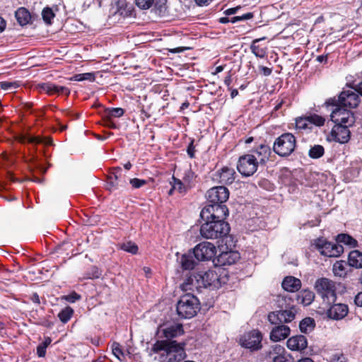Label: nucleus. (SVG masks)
Masks as SVG:
<instances>
[{
    "label": "nucleus",
    "mask_w": 362,
    "mask_h": 362,
    "mask_svg": "<svg viewBox=\"0 0 362 362\" xmlns=\"http://www.w3.org/2000/svg\"><path fill=\"white\" fill-rule=\"evenodd\" d=\"M221 286L220 278L216 272L208 270L205 272H199L188 276L182 284L184 291H194L199 288L211 287L218 288Z\"/></svg>",
    "instance_id": "obj_1"
},
{
    "label": "nucleus",
    "mask_w": 362,
    "mask_h": 362,
    "mask_svg": "<svg viewBox=\"0 0 362 362\" xmlns=\"http://www.w3.org/2000/svg\"><path fill=\"white\" fill-rule=\"evenodd\" d=\"M186 344L177 343L176 341L163 340L157 341L153 346L152 351L154 353L163 351L161 354L163 362H181L186 356L185 346ZM184 362H194L186 361Z\"/></svg>",
    "instance_id": "obj_2"
},
{
    "label": "nucleus",
    "mask_w": 362,
    "mask_h": 362,
    "mask_svg": "<svg viewBox=\"0 0 362 362\" xmlns=\"http://www.w3.org/2000/svg\"><path fill=\"white\" fill-rule=\"evenodd\" d=\"M291 299L284 296H279L276 298L277 306L280 310L270 312L268 314V321L272 325H282L293 321L296 317V310L291 306Z\"/></svg>",
    "instance_id": "obj_3"
},
{
    "label": "nucleus",
    "mask_w": 362,
    "mask_h": 362,
    "mask_svg": "<svg viewBox=\"0 0 362 362\" xmlns=\"http://www.w3.org/2000/svg\"><path fill=\"white\" fill-rule=\"evenodd\" d=\"M199 229L200 235L205 239H218L228 234L230 227L226 221L204 220Z\"/></svg>",
    "instance_id": "obj_4"
},
{
    "label": "nucleus",
    "mask_w": 362,
    "mask_h": 362,
    "mask_svg": "<svg viewBox=\"0 0 362 362\" xmlns=\"http://www.w3.org/2000/svg\"><path fill=\"white\" fill-rule=\"evenodd\" d=\"M314 287L317 293L322 298L324 303L329 305L336 302L337 288L332 280L325 277L320 278L316 280Z\"/></svg>",
    "instance_id": "obj_5"
},
{
    "label": "nucleus",
    "mask_w": 362,
    "mask_h": 362,
    "mask_svg": "<svg viewBox=\"0 0 362 362\" xmlns=\"http://www.w3.org/2000/svg\"><path fill=\"white\" fill-rule=\"evenodd\" d=\"M176 309L180 317L192 318L199 310V300L194 296L186 294L181 297Z\"/></svg>",
    "instance_id": "obj_6"
},
{
    "label": "nucleus",
    "mask_w": 362,
    "mask_h": 362,
    "mask_svg": "<svg viewBox=\"0 0 362 362\" xmlns=\"http://www.w3.org/2000/svg\"><path fill=\"white\" fill-rule=\"evenodd\" d=\"M296 146V137L291 133H284L275 140L273 150L279 156L286 157L294 151Z\"/></svg>",
    "instance_id": "obj_7"
},
{
    "label": "nucleus",
    "mask_w": 362,
    "mask_h": 362,
    "mask_svg": "<svg viewBox=\"0 0 362 362\" xmlns=\"http://www.w3.org/2000/svg\"><path fill=\"white\" fill-rule=\"evenodd\" d=\"M358 94V93L355 90H343L339 94L337 99L336 98H331L325 102V104L327 106L340 105L345 107L355 108L360 103V98Z\"/></svg>",
    "instance_id": "obj_8"
},
{
    "label": "nucleus",
    "mask_w": 362,
    "mask_h": 362,
    "mask_svg": "<svg viewBox=\"0 0 362 362\" xmlns=\"http://www.w3.org/2000/svg\"><path fill=\"white\" fill-rule=\"evenodd\" d=\"M228 215V209L224 204H209L200 213L202 220L215 221H224Z\"/></svg>",
    "instance_id": "obj_9"
},
{
    "label": "nucleus",
    "mask_w": 362,
    "mask_h": 362,
    "mask_svg": "<svg viewBox=\"0 0 362 362\" xmlns=\"http://www.w3.org/2000/svg\"><path fill=\"white\" fill-rule=\"evenodd\" d=\"M315 246L322 255L329 257H337L344 252L343 246L337 242L331 243L323 239H317Z\"/></svg>",
    "instance_id": "obj_10"
},
{
    "label": "nucleus",
    "mask_w": 362,
    "mask_h": 362,
    "mask_svg": "<svg viewBox=\"0 0 362 362\" xmlns=\"http://www.w3.org/2000/svg\"><path fill=\"white\" fill-rule=\"evenodd\" d=\"M258 161L255 155L247 154L240 156L237 168L244 176L253 175L257 169Z\"/></svg>",
    "instance_id": "obj_11"
},
{
    "label": "nucleus",
    "mask_w": 362,
    "mask_h": 362,
    "mask_svg": "<svg viewBox=\"0 0 362 362\" xmlns=\"http://www.w3.org/2000/svg\"><path fill=\"white\" fill-rule=\"evenodd\" d=\"M262 333L257 329L244 334L240 339V344L243 347L250 351H258L262 348Z\"/></svg>",
    "instance_id": "obj_12"
},
{
    "label": "nucleus",
    "mask_w": 362,
    "mask_h": 362,
    "mask_svg": "<svg viewBox=\"0 0 362 362\" xmlns=\"http://www.w3.org/2000/svg\"><path fill=\"white\" fill-rule=\"evenodd\" d=\"M216 247L209 242L200 243L193 250L194 256L198 261L210 260L216 255Z\"/></svg>",
    "instance_id": "obj_13"
},
{
    "label": "nucleus",
    "mask_w": 362,
    "mask_h": 362,
    "mask_svg": "<svg viewBox=\"0 0 362 362\" xmlns=\"http://www.w3.org/2000/svg\"><path fill=\"white\" fill-rule=\"evenodd\" d=\"M332 110L330 117L334 124H342L352 125L355 122L354 114L350 110L345 109V107L340 105Z\"/></svg>",
    "instance_id": "obj_14"
},
{
    "label": "nucleus",
    "mask_w": 362,
    "mask_h": 362,
    "mask_svg": "<svg viewBox=\"0 0 362 362\" xmlns=\"http://www.w3.org/2000/svg\"><path fill=\"white\" fill-rule=\"evenodd\" d=\"M210 204H224L229 198V191L224 186H218L209 189L206 194Z\"/></svg>",
    "instance_id": "obj_15"
},
{
    "label": "nucleus",
    "mask_w": 362,
    "mask_h": 362,
    "mask_svg": "<svg viewBox=\"0 0 362 362\" xmlns=\"http://www.w3.org/2000/svg\"><path fill=\"white\" fill-rule=\"evenodd\" d=\"M349 126L347 124H335L330 134L331 139L340 144L347 143L350 139Z\"/></svg>",
    "instance_id": "obj_16"
},
{
    "label": "nucleus",
    "mask_w": 362,
    "mask_h": 362,
    "mask_svg": "<svg viewBox=\"0 0 362 362\" xmlns=\"http://www.w3.org/2000/svg\"><path fill=\"white\" fill-rule=\"evenodd\" d=\"M273 362H294L293 358L281 345H274L269 353Z\"/></svg>",
    "instance_id": "obj_17"
},
{
    "label": "nucleus",
    "mask_w": 362,
    "mask_h": 362,
    "mask_svg": "<svg viewBox=\"0 0 362 362\" xmlns=\"http://www.w3.org/2000/svg\"><path fill=\"white\" fill-rule=\"evenodd\" d=\"M327 309V316L333 320H341L345 317L349 312L348 305L344 303H332Z\"/></svg>",
    "instance_id": "obj_18"
},
{
    "label": "nucleus",
    "mask_w": 362,
    "mask_h": 362,
    "mask_svg": "<svg viewBox=\"0 0 362 362\" xmlns=\"http://www.w3.org/2000/svg\"><path fill=\"white\" fill-rule=\"evenodd\" d=\"M240 254L237 251L229 250L222 252L217 257V263L221 266L231 265L240 259Z\"/></svg>",
    "instance_id": "obj_19"
},
{
    "label": "nucleus",
    "mask_w": 362,
    "mask_h": 362,
    "mask_svg": "<svg viewBox=\"0 0 362 362\" xmlns=\"http://www.w3.org/2000/svg\"><path fill=\"white\" fill-rule=\"evenodd\" d=\"M286 344L290 350L301 351L307 347L308 341L305 336L296 335L289 338Z\"/></svg>",
    "instance_id": "obj_20"
},
{
    "label": "nucleus",
    "mask_w": 362,
    "mask_h": 362,
    "mask_svg": "<svg viewBox=\"0 0 362 362\" xmlns=\"http://www.w3.org/2000/svg\"><path fill=\"white\" fill-rule=\"evenodd\" d=\"M270 333V339L273 341H279L285 339L290 334V328L284 325H276Z\"/></svg>",
    "instance_id": "obj_21"
},
{
    "label": "nucleus",
    "mask_w": 362,
    "mask_h": 362,
    "mask_svg": "<svg viewBox=\"0 0 362 362\" xmlns=\"http://www.w3.org/2000/svg\"><path fill=\"white\" fill-rule=\"evenodd\" d=\"M112 10L114 14H119L123 17L130 16L133 11L134 8L132 5L129 4L125 0H117L115 1V5H112Z\"/></svg>",
    "instance_id": "obj_22"
},
{
    "label": "nucleus",
    "mask_w": 362,
    "mask_h": 362,
    "mask_svg": "<svg viewBox=\"0 0 362 362\" xmlns=\"http://www.w3.org/2000/svg\"><path fill=\"white\" fill-rule=\"evenodd\" d=\"M301 287V281L300 279L294 276H286L282 282V288L288 292H296Z\"/></svg>",
    "instance_id": "obj_23"
},
{
    "label": "nucleus",
    "mask_w": 362,
    "mask_h": 362,
    "mask_svg": "<svg viewBox=\"0 0 362 362\" xmlns=\"http://www.w3.org/2000/svg\"><path fill=\"white\" fill-rule=\"evenodd\" d=\"M161 332L164 337L171 339L182 335L184 330L181 324H174L162 329Z\"/></svg>",
    "instance_id": "obj_24"
},
{
    "label": "nucleus",
    "mask_w": 362,
    "mask_h": 362,
    "mask_svg": "<svg viewBox=\"0 0 362 362\" xmlns=\"http://www.w3.org/2000/svg\"><path fill=\"white\" fill-rule=\"evenodd\" d=\"M42 88L48 94L58 93L68 95L70 93V90L68 88L65 86H57L50 83L42 84Z\"/></svg>",
    "instance_id": "obj_25"
},
{
    "label": "nucleus",
    "mask_w": 362,
    "mask_h": 362,
    "mask_svg": "<svg viewBox=\"0 0 362 362\" xmlns=\"http://www.w3.org/2000/svg\"><path fill=\"white\" fill-rule=\"evenodd\" d=\"M271 153L270 148L266 145H260L255 151V154L258 163H264Z\"/></svg>",
    "instance_id": "obj_26"
},
{
    "label": "nucleus",
    "mask_w": 362,
    "mask_h": 362,
    "mask_svg": "<svg viewBox=\"0 0 362 362\" xmlns=\"http://www.w3.org/2000/svg\"><path fill=\"white\" fill-rule=\"evenodd\" d=\"M348 262L349 266L355 268H362V252L353 250L349 252Z\"/></svg>",
    "instance_id": "obj_27"
},
{
    "label": "nucleus",
    "mask_w": 362,
    "mask_h": 362,
    "mask_svg": "<svg viewBox=\"0 0 362 362\" xmlns=\"http://www.w3.org/2000/svg\"><path fill=\"white\" fill-rule=\"evenodd\" d=\"M314 298L315 294L313 291L310 290H303L298 293L297 300L299 303L307 306L312 303Z\"/></svg>",
    "instance_id": "obj_28"
},
{
    "label": "nucleus",
    "mask_w": 362,
    "mask_h": 362,
    "mask_svg": "<svg viewBox=\"0 0 362 362\" xmlns=\"http://www.w3.org/2000/svg\"><path fill=\"white\" fill-rule=\"evenodd\" d=\"M16 18L18 23L21 25H27L30 21V14L25 8H18L15 13Z\"/></svg>",
    "instance_id": "obj_29"
},
{
    "label": "nucleus",
    "mask_w": 362,
    "mask_h": 362,
    "mask_svg": "<svg viewBox=\"0 0 362 362\" xmlns=\"http://www.w3.org/2000/svg\"><path fill=\"white\" fill-rule=\"evenodd\" d=\"M180 264L183 269L191 270L195 267L197 262L194 261L193 255L189 253L181 256Z\"/></svg>",
    "instance_id": "obj_30"
},
{
    "label": "nucleus",
    "mask_w": 362,
    "mask_h": 362,
    "mask_svg": "<svg viewBox=\"0 0 362 362\" xmlns=\"http://www.w3.org/2000/svg\"><path fill=\"white\" fill-rule=\"evenodd\" d=\"M265 37H262L259 39H255L252 41V45L250 46V49L252 52L257 57L264 58L267 54V48L262 47L259 45H257L258 42L260 40H264Z\"/></svg>",
    "instance_id": "obj_31"
},
{
    "label": "nucleus",
    "mask_w": 362,
    "mask_h": 362,
    "mask_svg": "<svg viewBox=\"0 0 362 362\" xmlns=\"http://www.w3.org/2000/svg\"><path fill=\"white\" fill-rule=\"evenodd\" d=\"M233 170L227 167L223 168L219 173V182L223 184L232 183L233 177Z\"/></svg>",
    "instance_id": "obj_32"
},
{
    "label": "nucleus",
    "mask_w": 362,
    "mask_h": 362,
    "mask_svg": "<svg viewBox=\"0 0 362 362\" xmlns=\"http://www.w3.org/2000/svg\"><path fill=\"white\" fill-rule=\"evenodd\" d=\"M332 272L336 276L344 278L346 276V263L344 261H337L333 264Z\"/></svg>",
    "instance_id": "obj_33"
},
{
    "label": "nucleus",
    "mask_w": 362,
    "mask_h": 362,
    "mask_svg": "<svg viewBox=\"0 0 362 362\" xmlns=\"http://www.w3.org/2000/svg\"><path fill=\"white\" fill-rule=\"evenodd\" d=\"M252 17H253L252 13H247L241 15V16H233V17H228V16L222 17V18H219V22L221 23H227L229 22L235 23L238 21H246V20L250 19Z\"/></svg>",
    "instance_id": "obj_34"
},
{
    "label": "nucleus",
    "mask_w": 362,
    "mask_h": 362,
    "mask_svg": "<svg viewBox=\"0 0 362 362\" xmlns=\"http://www.w3.org/2000/svg\"><path fill=\"white\" fill-rule=\"evenodd\" d=\"M337 242L339 244V243H344L352 247L357 246V241L349 235L345 233L339 234L337 237Z\"/></svg>",
    "instance_id": "obj_35"
},
{
    "label": "nucleus",
    "mask_w": 362,
    "mask_h": 362,
    "mask_svg": "<svg viewBox=\"0 0 362 362\" xmlns=\"http://www.w3.org/2000/svg\"><path fill=\"white\" fill-rule=\"evenodd\" d=\"M315 326V321L311 317H305L302 320L299 324V328L301 332L307 333L313 329Z\"/></svg>",
    "instance_id": "obj_36"
},
{
    "label": "nucleus",
    "mask_w": 362,
    "mask_h": 362,
    "mask_svg": "<svg viewBox=\"0 0 362 362\" xmlns=\"http://www.w3.org/2000/svg\"><path fill=\"white\" fill-rule=\"evenodd\" d=\"M74 310L71 307H66L62 309L58 314V317L63 323H66L72 317Z\"/></svg>",
    "instance_id": "obj_37"
},
{
    "label": "nucleus",
    "mask_w": 362,
    "mask_h": 362,
    "mask_svg": "<svg viewBox=\"0 0 362 362\" xmlns=\"http://www.w3.org/2000/svg\"><path fill=\"white\" fill-rule=\"evenodd\" d=\"M55 13L52 8L45 7L42 11V17L45 23L47 25L52 23V20L54 18Z\"/></svg>",
    "instance_id": "obj_38"
},
{
    "label": "nucleus",
    "mask_w": 362,
    "mask_h": 362,
    "mask_svg": "<svg viewBox=\"0 0 362 362\" xmlns=\"http://www.w3.org/2000/svg\"><path fill=\"white\" fill-rule=\"evenodd\" d=\"M120 249L123 250L125 252H129L131 254L135 255L138 252V246L136 243L127 241L122 243L119 245Z\"/></svg>",
    "instance_id": "obj_39"
},
{
    "label": "nucleus",
    "mask_w": 362,
    "mask_h": 362,
    "mask_svg": "<svg viewBox=\"0 0 362 362\" xmlns=\"http://www.w3.org/2000/svg\"><path fill=\"white\" fill-rule=\"evenodd\" d=\"M325 150L321 145H315L309 151V156L312 158H319L323 156Z\"/></svg>",
    "instance_id": "obj_40"
},
{
    "label": "nucleus",
    "mask_w": 362,
    "mask_h": 362,
    "mask_svg": "<svg viewBox=\"0 0 362 362\" xmlns=\"http://www.w3.org/2000/svg\"><path fill=\"white\" fill-rule=\"evenodd\" d=\"M71 81H95V76L93 73H84V74H78L73 76L71 78Z\"/></svg>",
    "instance_id": "obj_41"
},
{
    "label": "nucleus",
    "mask_w": 362,
    "mask_h": 362,
    "mask_svg": "<svg viewBox=\"0 0 362 362\" xmlns=\"http://www.w3.org/2000/svg\"><path fill=\"white\" fill-rule=\"evenodd\" d=\"M21 141L22 143H31V144H40L45 142L46 144H51V141H45L44 139L40 138L39 136H24L21 139Z\"/></svg>",
    "instance_id": "obj_42"
},
{
    "label": "nucleus",
    "mask_w": 362,
    "mask_h": 362,
    "mask_svg": "<svg viewBox=\"0 0 362 362\" xmlns=\"http://www.w3.org/2000/svg\"><path fill=\"white\" fill-rule=\"evenodd\" d=\"M173 182H171L173 189L177 190L180 193L185 192L187 189L189 188L187 185H185V182H182L180 180L173 176Z\"/></svg>",
    "instance_id": "obj_43"
},
{
    "label": "nucleus",
    "mask_w": 362,
    "mask_h": 362,
    "mask_svg": "<svg viewBox=\"0 0 362 362\" xmlns=\"http://www.w3.org/2000/svg\"><path fill=\"white\" fill-rule=\"evenodd\" d=\"M195 177L196 176L194 175V173L192 170V169L187 168L185 171L182 180L185 182V185L190 188Z\"/></svg>",
    "instance_id": "obj_44"
},
{
    "label": "nucleus",
    "mask_w": 362,
    "mask_h": 362,
    "mask_svg": "<svg viewBox=\"0 0 362 362\" xmlns=\"http://www.w3.org/2000/svg\"><path fill=\"white\" fill-rule=\"evenodd\" d=\"M124 110L120 107L107 108L105 110L107 117H120L124 115Z\"/></svg>",
    "instance_id": "obj_45"
},
{
    "label": "nucleus",
    "mask_w": 362,
    "mask_h": 362,
    "mask_svg": "<svg viewBox=\"0 0 362 362\" xmlns=\"http://www.w3.org/2000/svg\"><path fill=\"white\" fill-rule=\"evenodd\" d=\"M19 86L17 81H1L0 82V87L4 90L13 91Z\"/></svg>",
    "instance_id": "obj_46"
},
{
    "label": "nucleus",
    "mask_w": 362,
    "mask_h": 362,
    "mask_svg": "<svg viewBox=\"0 0 362 362\" xmlns=\"http://www.w3.org/2000/svg\"><path fill=\"white\" fill-rule=\"evenodd\" d=\"M309 123L317 126H322L325 123V118L317 115H312L308 117Z\"/></svg>",
    "instance_id": "obj_47"
},
{
    "label": "nucleus",
    "mask_w": 362,
    "mask_h": 362,
    "mask_svg": "<svg viewBox=\"0 0 362 362\" xmlns=\"http://www.w3.org/2000/svg\"><path fill=\"white\" fill-rule=\"evenodd\" d=\"M112 349L114 356L119 361H122V359L121 357L124 356V354L119 344L117 342H114L112 345Z\"/></svg>",
    "instance_id": "obj_48"
},
{
    "label": "nucleus",
    "mask_w": 362,
    "mask_h": 362,
    "mask_svg": "<svg viewBox=\"0 0 362 362\" xmlns=\"http://www.w3.org/2000/svg\"><path fill=\"white\" fill-rule=\"evenodd\" d=\"M309 124L310 123H309L308 117H300V118L297 119L296 121V128L299 129H305L308 128V126Z\"/></svg>",
    "instance_id": "obj_49"
},
{
    "label": "nucleus",
    "mask_w": 362,
    "mask_h": 362,
    "mask_svg": "<svg viewBox=\"0 0 362 362\" xmlns=\"http://www.w3.org/2000/svg\"><path fill=\"white\" fill-rule=\"evenodd\" d=\"M154 0H134L136 6L141 9H148L153 4Z\"/></svg>",
    "instance_id": "obj_50"
},
{
    "label": "nucleus",
    "mask_w": 362,
    "mask_h": 362,
    "mask_svg": "<svg viewBox=\"0 0 362 362\" xmlns=\"http://www.w3.org/2000/svg\"><path fill=\"white\" fill-rule=\"evenodd\" d=\"M112 170L113 171L111 173L110 178L112 179L114 177L116 180L120 181L119 179L122 177V168L121 167H115L112 169Z\"/></svg>",
    "instance_id": "obj_51"
},
{
    "label": "nucleus",
    "mask_w": 362,
    "mask_h": 362,
    "mask_svg": "<svg viewBox=\"0 0 362 362\" xmlns=\"http://www.w3.org/2000/svg\"><path fill=\"white\" fill-rule=\"evenodd\" d=\"M81 298V296L76 292H72L71 293L64 296V298L69 303H74L76 300H80Z\"/></svg>",
    "instance_id": "obj_52"
},
{
    "label": "nucleus",
    "mask_w": 362,
    "mask_h": 362,
    "mask_svg": "<svg viewBox=\"0 0 362 362\" xmlns=\"http://www.w3.org/2000/svg\"><path fill=\"white\" fill-rule=\"evenodd\" d=\"M130 184L134 188H139L146 184L145 180H141L138 178H133L130 180Z\"/></svg>",
    "instance_id": "obj_53"
},
{
    "label": "nucleus",
    "mask_w": 362,
    "mask_h": 362,
    "mask_svg": "<svg viewBox=\"0 0 362 362\" xmlns=\"http://www.w3.org/2000/svg\"><path fill=\"white\" fill-rule=\"evenodd\" d=\"M345 359L342 354H336L332 356L331 362H345Z\"/></svg>",
    "instance_id": "obj_54"
},
{
    "label": "nucleus",
    "mask_w": 362,
    "mask_h": 362,
    "mask_svg": "<svg viewBox=\"0 0 362 362\" xmlns=\"http://www.w3.org/2000/svg\"><path fill=\"white\" fill-rule=\"evenodd\" d=\"M240 8V6H236V7H234V8H228V9H226L225 11H224V13L226 15V16H230V15H234L235 13H237L238 11Z\"/></svg>",
    "instance_id": "obj_55"
},
{
    "label": "nucleus",
    "mask_w": 362,
    "mask_h": 362,
    "mask_svg": "<svg viewBox=\"0 0 362 362\" xmlns=\"http://www.w3.org/2000/svg\"><path fill=\"white\" fill-rule=\"evenodd\" d=\"M187 153L189 155V156L190 158H194V153H195V150H194V146L193 145V141H192L189 145L188 146V148H187Z\"/></svg>",
    "instance_id": "obj_56"
},
{
    "label": "nucleus",
    "mask_w": 362,
    "mask_h": 362,
    "mask_svg": "<svg viewBox=\"0 0 362 362\" xmlns=\"http://www.w3.org/2000/svg\"><path fill=\"white\" fill-rule=\"evenodd\" d=\"M259 70L261 71L262 74L266 76H269L272 72V69L264 66H260Z\"/></svg>",
    "instance_id": "obj_57"
},
{
    "label": "nucleus",
    "mask_w": 362,
    "mask_h": 362,
    "mask_svg": "<svg viewBox=\"0 0 362 362\" xmlns=\"http://www.w3.org/2000/svg\"><path fill=\"white\" fill-rule=\"evenodd\" d=\"M37 355L40 356V357H43L45 356V353H46V348L45 346H42L41 344L39 345L37 347Z\"/></svg>",
    "instance_id": "obj_58"
},
{
    "label": "nucleus",
    "mask_w": 362,
    "mask_h": 362,
    "mask_svg": "<svg viewBox=\"0 0 362 362\" xmlns=\"http://www.w3.org/2000/svg\"><path fill=\"white\" fill-rule=\"evenodd\" d=\"M354 302L357 306L362 307V291L355 296Z\"/></svg>",
    "instance_id": "obj_59"
},
{
    "label": "nucleus",
    "mask_w": 362,
    "mask_h": 362,
    "mask_svg": "<svg viewBox=\"0 0 362 362\" xmlns=\"http://www.w3.org/2000/svg\"><path fill=\"white\" fill-rule=\"evenodd\" d=\"M30 299L33 303H35L36 304L40 303V297L37 295V293H34L32 294Z\"/></svg>",
    "instance_id": "obj_60"
},
{
    "label": "nucleus",
    "mask_w": 362,
    "mask_h": 362,
    "mask_svg": "<svg viewBox=\"0 0 362 362\" xmlns=\"http://www.w3.org/2000/svg\"><path fill=\"white\" fill-rule=\"evenodd\" d=\"M354 90L362 96V81L353 87Z\"/></svg>",
    "instance_id": "obj_61"
},
{
    "label": "nucleus",
    "mask_w": 362,
    "mask_h": 362,
    "mask_svg": "<svg viewBox=\"0 0 362 362\" xmlns=\"http://www.w3.org/2000/svg\"><path fill=\"white\" fill-rule=\"evenodd\" d=\"M185 49H187L186 47H177V48H174V49H170L169 52L171 53H180V52L185 51Z\"/></svg>",
    "instance_id": "obj_62"
},
{
    "label": "nucleus",
    "mask_w": 362,
    "mask_h": 362,
    "mask_svg": "<svg viewBox=\"0 0 362 362\" xmlns=\"http://www.w3.org/2000/svg\"><path fill=\"white\" fill-rule=\"evenodd\" d=\"M6 21L4 20V18L0 17V33L4 30V29L6 28Z\"/></svg>",
    "instance_id": "obj_63"
},
{
    "label": "nucleus",
    "mask_w": 362,
    "mask_h": 362,
    "mask_svg": "<svg viewBox=\"0 0 362 362\" xmlns=\"http://www.w3.org/2000/svg\"><path fill=\"white\" fill-rule=\"evenodd\" d=\"M197 4L199 6H202L205 4H208L212 0H194Z\"/></svg>",
    "instance_id": "obj_64"
}]
</instances>
